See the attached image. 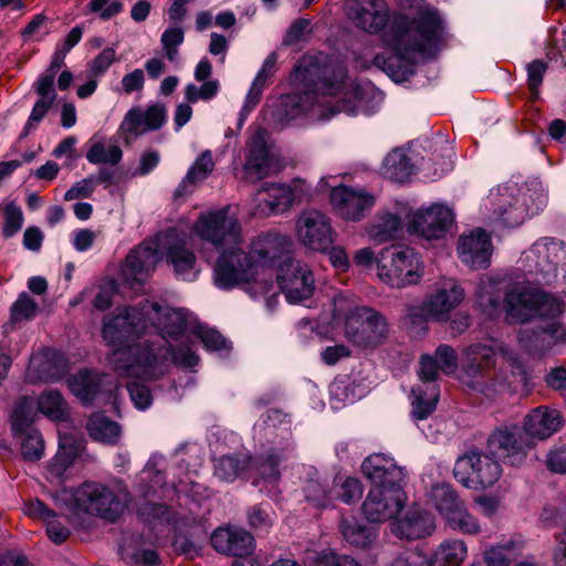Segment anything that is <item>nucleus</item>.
Returning a JSON list of instances; mask_svg holds the SVG:
<instances>
[{
    "mask_svg": "<svg viewBox=\"0 0 566 566\" xmlns=\"http://www.w3.org/2000/svg\"><path fill=\"white\" fill-rule=\"evenodd\" d=\"M192 327L190 312L145 301L105 317L102 336L118 346L108 359L120 377L149 381L163 376L170 363L186 369L199 364Z\"/></svg>",
    "mask_w": 566,
    "mask_h": 566,
    "instance_id": "f257e3e1",
    "label": "nucleus"
},
{
    "mask_svg": "<svg viewBox=\"0 0 566 566\" xmlns=\"http://www.w3.org/2000/svg\"><path fill=\"white\" fill-rule=\"evenodd\" d=\"M345 12L359 29L370 34L380 33L390 55L377 54L374 65L395 82L407 81L420 59L431 55L444 36V23L431 7L421 8L416 17L390 14L384 0H346Z\"/></svg>",
    "mask_w": 566,
    "mask_h": 566,
    "instance_id": "f03ea898",
    "label": "nucleus"
},
{
    "mask_svg": "<svg viewBox=\"0 0 566 566\" xmlns=\"http://www.w3.org/2000/svg\"><path fill=\"white\" fill-rule=\"evenodd\" d=\"M290 82L295 92L282 98L279 117L283 127L327 120L338 113L357 116L375 112V94L349 78L342 63L304 55L293 67Z\"/></svg>",
    "mask_w": 566,
    "mask_h": 566,
    "instance_id": "7ed1b4c3",
    "label": "nucleus"
},
{
    "mask_svg": "<svg viewBox=\"0 0 566 566\" xmlns=\"http://www.w3.org/2000/svg\"><path fill=\"white\" fill-rule=\"evenodd\" d=\"M475 303L483 315L496 318L505 314L509 323H527L535 318H556L565 311L558 297L513 275H486L480 279Z\"/></svg>",
    "mask_w": 566,
    "mask_h": 566,
    "instance_id": "20e7f679",
    "label": "nucleus"
},
{
    "mask_svg": "<svg viewBox=\"0 0 566 566\" xmlns=\"http://www.w3.org/2000/svg\"><path fill=\"white\" fill-rule=\"evenodd\" d=\"M253 434L259 441L274 444L265 453L251 458L249 469L254 472L253 484L260 492L275 497L280 493V464L294 454L291 421L280 410L271 409L254 423Z\"/></svg>",
    "mask_w": 566,
    "mask_h": 566,
    "instance_id": "39448f33",
    "label": "nucleus"
},
{
    "mask_svg": "<svg viewBox=\"0 0 566 566\" xmlns=\"http://www.w3.org/2000/svg\"><path fill=\"white\" fill-rule=\"evenodd\" d=\"M186 235L178 229H168L158 243L143 242L126 256L123 274L127 281L142 283L155 269L161 250L167 262L172 266L178 280L193 282L200 269L196 255L186 248Z\"/></svg>",
    "mask_w": 566,
    "mask_h": 566,
    "instance_id": "423d86ee",
    "label": "nucleus"
},
{
    "mask_svg": "<svg viewBox=\"0 0 566 566\" xmlns=\"http://www.w3.org/2000/svg\"><path fill=\"white\" fill-rule=\"evenodd\" d=\"M461 370L462 381L471 388H476L483 379L492 378L509 386L527 381L523 359L505 344L496 347L484 343L471 344L463 352Z\"/></svg>",
    "mask_w": 566,
    "mask_h": 566,
    "instance_id": "0eeeda50",
    "label": "nucleus"
},
{
    "mask_svg": "<svg viewBox=\"0 0 566 566\" xmlns=\"http://www.w3.org/2000/svg\"><path fill=\"white\" fill-rule=\"evenodd\" d=\"M546 203L547 195L539 182H506L490 190L482 208L491 221L515 228L542 211Z\"/></svg>",
    "mask_w": 566,
    "mask_h": 566,
    "instance_id": "6e6552de",
    "label": "nucleus"
},
{
    "mask_svg": "<svg viewBox=\"0 0 566 566\" xmlns=\"http://www.w3.org/2000/svg\"><path fill=\"white\" fill-rule=\"evenodd\" d=\"M419 377L421 385L412 388L411 416L416 421L427 419L436 409L439 400V387L436 380L439 371L452 375L458 368L455 350L446 344L439 345L433 355L420 358Z\"/></svg>",
    "mask_w": 566,
    "mask_h": 566,
    "instance_id": "1a4fd4ad",
    "label": "nucleus"
},
{
    "mask_svg": "<svg viewBox=\"0 0 566 566\" xmlns=\"http://www.w3.org/2000/svg\"><path fill=\"white\" fill-rule=\"evenodd\" d=\"M344 317L346 337L364 347L379 346L388 335V324L381 313L369 306L353 305L344 294L334 298V318Z\"/></svg>",
    "mask_w": 566,
    "mask_h": 566,
    "instance_id": "9d476101",
    "label": "nucleus"
},
{
    "mask_svg": "<svg viewBox=\"0 0 566 566\" xmlns=\"http://www.w3.org/2000/svg\"><path fill=\"white\" fill-rule=\"evenodd\" d=\"M523 271L534 274L537 284L559 287L566 294V247L563 241L541 238L522 253Z\"/></svg>",
    "mask_w": 566,
    "mask_h": 566,
    "instance_id": "9b49d317",
    "label": "nucleus"
},
{
    "mask_svg": "<svg viewBox=\"0 0 566 566\" xmlns=\"http://www.w3.org/2000/svg\"><path fill=\"white\" fill-rule=\"evenodd\" d=\"M424 274L420 255L408 247H387L377 255V276L390 287L418 284Z\"/></svg>",
    "mask_w": 566,
    "mask_h": 566,
    "instance_id": "f8f14e48",
    "label": "nucleus"
},
{
    "mask_svg": "<svg viewBox=\"0 0 566 566\" xmlns=\"http://www.w3.org/2000/svg\"><path fill=\"white\" fill-rule=\"evenodd\" d=\"M63 499L74 513H87L114 522L125 505L106 485L87 481L73 491H64Z\"/></svg>",
    "mask_w": 566,
    "mask_h": 566,
    "instance_id": "ddd939ff",
    "label": "nucleus"
},
{
    "mask_svg": "<svg viewBox=\"0 0 566 566\" xmlns=\"http://www.w3.org/2000/svg\"><path fill=\"white\" fill-rule=\"evenodd\" d=\"M38 412L52 421H65L69 418V407L60 391L45 390L36 398L24 396L17 400L10 415L12 433L27 431Z\"/></svg>",
    "mask_w": 566,
    "mask_h": 566,
    "instance_id": "4468645a",
    "label": "nucleus"
},
{
    "mask_svg": "<svg viewBox=\"0 0 566 566\" xmlns=\"http://www.w3.org/2000/svg\"><path fill=\"white\" fill-rule=\"evenodd\" d=\"M192 232L218 251L243 243L241 224L229 213V207L201 212L192 226Z\"/></svg>",
    "mask_w": 566,
    "mask_h": 566,
    "instance_id": "2eb2a0df",
    "label": "nucleus"
},
{
    "mask_svg": "<svg viewBox=\"0 0 566 566\" xmlns=\"http://www.w3.org/2000/svg\"><path fill=\"white\" fill-rule=\"evenodd\" d=\"M241 245H230L219 251L213 266V283L218 289L230 291L254 280L255 262Z\"/></svg>",
    "mask_w": 566,
    "mask_h": 566,
    "instance_id": "dca6fc26",
    "label": "nucleus"
},
{
    "mask_svg": "<svg viewBox=\"0 0 566 566\" xmlns=\"http://www.w3.org/2000/svg\"><path fill=\"white\" fill-rule=\"evenodd\" d=\"M164 458L161 455L154 454L149 458L144 470L139 475L140 492L145 499L149 496L158 497L160 500H170L177 493L189 494L191 489L189 485L195 486L196 484L191 480V475L196 474V470H190V464L185 463L184 459H180L178 468L180 470L186 468L185 478H179L178 481H174L171 484L165 482V476L161 473L164 467Z\"/></svg>",
    "mask_w": 566,
    "mask_h": 566,
    "instance_id": "f3484780",
    "label": "nucleus"
},
{
    "mask_svg": "<svg viewBox=\"0 0 566 566\" xmlns=\"http://www.w3.org/2000/svg\"><path fill=\"white\" fill-rule=\"evenodd\" d=\"M455 480L472 490H484L494 485L502 475V467L489 454L471 451L455 461Z\"/></svg>",
    "mask_w": 566,
    "mask_h": 566,
    "instance_id": "a211bd4d",
    "label": "nucleus"
},
{
    "mask_svg": "<svg viewBox=\"0 0 566 566\" xmlns=\"http://www.w3.org/2000/svg\"><path fill=\"white\" fill-rule=\"evenodd\" d=\"M533 448L521 427L516 424H504L495 428L488 438V452L504 463L520 467L522 465Z\"/></svg>",
    "mask_w": 566,
    "mask_h": 566,
    "instance_id": "6ab92c4d",
    "label": "nucleus"
},
{
    "mask_svg": "<svg viewBox=\"0 0 566 566\" xmlns=\"http://www.w3.org/2000/svg\"><path fill=\"white\" fill-rule=\"evenodd\" d=\"M336 177H322L319 188H331L329 201L336 213L346 221H359L375 205V197L361 188L332 184Z\"/></svg>",
    "mask_w": 566,
    "mask_h": 566,
    "instance_id": "aec40b11",
    "label": "nucleus"
},
{
    "mask_svg": "<svg viewBox=\"0 0 566 566\" xmlns=\"http://www.w3.org/2000/svg\"><path fill=\"white\" fill-rule=\"evenodd\" d=\"M277 283L290 304H303L313 297L316 290L310 265L291 258L280 264Z\"/></svg>",
    "mask_w": 566,
    "mask_h": 566,
    "instance_id": "412c9836",
    "label": "nucleus"
},
{
    "mask_svg": "<svg viewBox=\"0 0 566 566\" xmlns=\"http://www.w3.org/2000/svg\"><path fill=\"white\" fill-rule=\"evenodd\" d=\"M464 298L463 289L453 279L444 280L420 306L411 310L412 316L424 321L447 322L450 314Z\"/></svg>",
    "mask_w": 566,
    "mask_h": 566,
    "instance_id": "4be33fe9",
    "label": "nucleus"
},
{
    "mask_svg": "<svg viewBox=\"0 0 566 566\" xmlns=\"http://www.w3.org/2000/svg\"><path fill=\"white\" fill-rule=\"evenodd\" d=\"M295 234L303 247L314 252L324 251L336 239L329 218L314 209L305 210L297 217Z\"/></svg>",
    "mask_w": 566,
    "mask_h": 566,
    "instance_id": "5701e85b",
    "label": "nucleus"
},
{
    "mask_svg": "<svg viewBox=\"0 0 566 566\" xmlns=\"http://www.w3.org/2000/svg\"><path fill=\"white\" fill-rule=\"evenodd\" d=\"M407 501L403 486H371L361 505V512L370 523H382L395 517Z\"/></svg>",
    "mask_w": 566,
    "mask_h": 566,
    "instance_id": "b1692460",
    "label": "nucleus"
},
{
    "mask_svg": "<svg viewBox=\"0 0 566 566\" xmlns=\"http://www.w3.org/2000/svg\"><path fill=\"white\" fill-rule=\"evenodd\" d=\"M72 394L83 403H91L97 396H105L104 402L112 403L117 410V391L109 375L99 374L90 369H82L67 379Z\"/></svg>",
    "mask_w": 566,
    "mask_h": 566,
    "instance_id": "393cba45",
    "label": "nucleus"
},
{
    "mask_svg": "<svg viewBox=\"0 0 566 566\" xmlns=\"http://www.w3.org/2000/svg\"><path fill=\"white\" fill-rule=\"evenodd\" d=\"M277 170L279 159L268 144V130L259 127L248 143V155L243 165L245 179L254 182Z\"/></svg>",
    "mask_w": 566,
    "mask_h": 566,
    "instance_id": "a878e982",
    "label": "nucleus"
},
{
    "mask_svg": "<svg viewBox=\"0 0 566 566\" xmlns=\"http://www.w3.org/2000/svg\"><path fill=\"white\" fill-rule=\"evenodd\" d=\"M454 221L453 211L441 203L421 208L409 216L408 231L426 240L443 238Z\"/></svg>",
    "mask_w": 566,
    "mask_h": 566,
    "instance_id": "bb28decb",
    "label": "nucleus"
},
{
    "mask_svg": "<svg viewBox=\"0 0 566 566\" xmlns=\"http://www.w3.org/2000/svg\"><path fill=\"white\" fill-rule=\"evenodd\" d=\"M166 118L167 111L164 104L155 103L147 107L134 106L125 114L118 127V134L128 142L161 128Z\"/></svg>",
    "mask_w": 566,
    "mask_h": 566,
    "instance_id": "cd10ccee",
    "label": "nucleus"
},
{
    "mask_svg": "<svg viewBox=\"0 0 566 566\" xmlns=\"http://www.w3.org/2000/svg\"><path fill=\"white\" fill-rule=\"evenodd\" d=\"M391 532L408 541L431 536L436 531V517L420 506L409 507L401 517L390 524Z\"/></svg>",
    "mask_w": 566,
    "mask_h": 566,
    "instance_id": "c85d7f7f",
    "label": "nucleus"
},
{
    "mask_svg": "<svg viewBox=\"0 0 566 566\" xmlns=\"http://www.w3.org/2000/svg\"><path fill=\"white\" fill-rule=\"evenodd\" d=\"M291 248V239L284 234L266 232L252 240L250 252H248L255 266H274L289 259L286 255Z\"/></svg>",
    "mask_w": 566,
    "mask_h": 566,
    "instance_id": "c756f323",
    "label": "nucleus"
},
{
    "mask_svg": "<svg viewBox=\"0 0 566 566\" xmlns=\"http://www.w3.org/2000/svg\"><path fill=\"white\" fill-rule=\"evenodd\" d=\"M210 541L218 553L241 559L250 555L255 546L254 537L247 530L232 525L214 530Z\"/></svg>",
    "mask_w": 566,
    "mask_h": 566,
    "instance_id": "7c9ffc66",
    "label": "nucleus"
},
{
    "mask_svg": "<svg viewBox=\"0 0 566 566\" xmlns=\"http://www.w3.org/2000/svg\"><path fill=\"white\" fill-rule=\"evenodd\" d=\"M361 471L373 486H402L406 478L405 469L398 467L394 458L384 453H374L366 458Z\"/></svg>",
    "mask_w": 566,
    "mask_h": 566,
    "instance_id": "2f4dec72",
    "label": "nucleus"
},
{
    "mask_svg": "<svg viewBox=\"0 0 566 566\" xmlns=\"http://www.w3.org/2000/svg\"><path fill=\"white\" fill-rule=\"evenodd\" d=\"M457 250L460 260L471 269H485L491 264L492 242L482 229L461 235Z\"/></svg>",
    "mask_w": 566,
    "mask_h": 566,
    "instance_id": "473e14b6",
    "label": "nucleus"
},
{
    "mask_svg": "<svg viewBox=\"0 0 566 566\" xmlns=\"http://www.w3.org/2000/svg\"><path fill=\"white\" fill-rule=\"evenodd\" d=\"M295 472L302 483L305 501L317 509H325L333 504V491L321 478L318 471L306 464H300Z\"/></svg>",
    "mask_w": 566,
    "mask_h": 566,
    "instance_id": "72a5a7b5",
    "label": "nucleus"
},
{
    "mask_svg": "<svg viewBox=\"0 0 566 566\" xmlns=\"http://www.w3.org/2000/svg\"><path fill=\"white\" fill-rule=\"evenodd\" d=\"M560 424L562 419L557 410L547 407H538L533 409L525 417L522 429L524 434L531 439L534 444L535 439H547L558 430Z\"/></svg>",
    "mask_w": 566,
    "mask_h": 566,
    "instance_id": "f704fd0d",
    "label": "nucleus"
},
{
    "mask_svg": "<svg viewBox=\"0 0 566 566\" xmlns=\"http://www.w3.org/2000/svg\"><path fill=\"white\" fill-rule=\"evenodd\" d=\"M256 212L261 216L279 214L287 211L294 201L291 186L285 184H265L259 192Z\"/></svg>",
    "mask_w": 566,
    "mask_h": 566,
    "instance_id": "c9c22d12",
    "label": "nucleus"
},
{
    "mask_svg": "<svg viewBox=\"0 0 566 566\" xmlns=\"http://www.w3.org/2000/svg\"><path fill=\"white\" fill-rule=\"evenodd\" d=\"M24 513L32 518L43 521L49 538L55 544H62L67 539L70 535L69 528L57 520L56 514L42 501L35 499L25 503Z\"/></svg>",
    "mask_w": 566,
    "mask_h": 566,
    "instance_id": "e433bc0d",
    "label": "nucleus"
},
{
    "mask_svg": "<svg viewBox=\"0 0 566 566\" xmlns=\"http://www.w3.org/2000/svg\"><path fill=\"white\" fill-rule=\"evenodd\" d=\"M82 451L81 441L72 440L67 437H61L59 451L48 464V479L62 482L67 468L80 455Z\"/></svg>",
    "mask_w": 566,
    "mask_h": 566,
    "instance_id": "4c0bfd02",
    "label": "nucleus"
},
{
    "mask_svg": "<svg viewBox=\"0 0 566 566\" xmlns=\"http://www.w3.org/2000/svg\"><path fill=\"white\" fill-rule=\"evenodd\" d=\"M428 500L444 521L464 504L455 490L448 483L433 484L428 493Z\"/></svg>",
    "mask_w": 566,
    "mask_h": 566,
    "instance_id": "58836bf2",
    "label": "nucleus"
},
{
    "mask_svg": "<svg viewBox=\"0 0 566 566\" xmlns=\"http://www.w3.org/2000/svg\"><path fill=\"white\" fill-rule=\"evenodd\" d=\"M214 476L223 482H233L249 469L251 457L243 452L213 458Z\"/></svg>",
    "mask_w": 566,
    "mask_h": 566,
    "instance_id": "ea45409f",
    "label": "nucleus"
},
{
    "mask_svg": "<svg viewBox=\"0 0 566 566\" xmlns=\"http://www.w3.org/2000/svg\"><path fill=\"white\" fill-rule=\"evenodd\" d=\"M85 157L93 165L116 166L123 158V151L115 143H108L105 137L95 135L88 142Z\"/></svg>",
    "mask_w": 566,
    "mask_h": 566,
    "instance_id": "a19ab883",
    "label": "nucleus"
},
{
    "mask_svg": "<svg viewBox=\"0 0 566 566\" xmlns=\"http://www.w3.org/2000/svg\"><path fill=\"white\" fill-rule=\"evenodd\" d=\"M205 538V531L201 525L193 524L186 530H182L179 525L174 539V548L188 558H195L200 554Z\"/></svg>",
    "mask_w": 566,
    "mask_h": 566,
    "instance_id": "79ce46f5",
    "label": "nucleus"
},
{
    "mask_svg": "<svg viewBox=\"0 0 566 566\" xmlns=\"http://www.w3.org/2000/svg\"><path fill=\"white\" fill-rule=\"evenodd\" d=\"M468 554L462 539L443 541L429 558L430 566H460Z\"/></svg>",
    "mask_w": 566,
    "mask_h": 566,
    "instance_id": "37998d69",
    "label": "nucleus"
},
{
    "mask_svg": "<svg viewBox=\"0 0 566 566\" xmlns=\"http://www.w3.org/2000/svg\"><path fill=\"white\" fill-rule=\"evenodd\" d=\"M214 163L210 150H205L188 169L186 176L175 190L176 197L189 193L190 185L203 181L213 170Z\"/></svg>",
    "mask_w": 566,
    "mask_h": 566,
    "instance_id": "c03bdc74",
    "label": "nucleus"
},
{
    "mask_svg": "<svg viewBox=\"0 0 566 566\" xmlns=\"http://www.w3.org/2000/svg\"><path fill=\"white\" fill-rule=\"evenodd\" d=\"M524 542L522 539H507L485 549L483 557L488 566H509L522 556Z\"/></svg>",
    "mask_w": 566,
    "mask_h": 566,
    "instance_id": "a18cd8bd",
    "label": "nucleus"
},
{
    "mask_svg": "<svg viewBox=\"0 0 566 566\" xmlns=\"http://www.w3.org/2000/svg\"><path fill=\"white\" fill-rule=\"evenodd\" d=\"M382 175L394 181L403 182L413 172V165L403 148H395L384 159Z\"/></svg>",
    "mask_w": 566,
    "mask_h": 566,
    "instance_id": "49530a36",
    "label": "nucleus"
},
{
    "mask_svg": "<svg viewBox=\"0 0 566 566\" xmlns=\"http://www.w3.org/2000/svg\"><path fill=\"white\" fill-rule=\"evenodd\" d=\"M339 527L343 538L357 548L370 547L378 536L375 527L367 526L356 520L344 518Z\"/></svg>",
    "mask_w": 566,
    "mask_h": 566,
    "instance_id": "de8ad7c7",
    "label": "nucleus"
},
{
    "mask_svg": "<svg viewBox=\"0 0 566 566\" xmlns=\"http://www.w3.org/2000/svg\"><path fill=\"white\" fill-rule=\"evenodd\" d=\"M86 428L93 440L103 443L115 444L120 437L119 426L101 412L90 417Z\"/></svg>",
    "mask_w": 566,
    "mask_h": 566,
    "instance_id": "09e8293b",
    "label": "nucleus"
},
{
    "mask_svg": "<svg viewBox=\"0 0 566 566\" xmlns=\"http://www.w3.org/2000/svg\"><path fill=\"white\" fill-rule=\"evenodd\" d=\"M402 229L400 217L394 213L380 214L367 230L368 237L377 242H386L397 238Z\"/></svg>",
    "mask_w": 566,
    "mask_h": 566,
    "instance_id": "8fccbe9b",
    "label": "nucleus"
},
{
    "mask_svg": "<svg viewBox=\"0 0 566 566\" xmlns=\"http://www.w3.org/2000/svg\"><path fill=\"white\" fill-rule=\"evenodd\" d=\"M332 491L333 503L339 500L345 504H350L361 497L363 485L357 478L339 475L334 479Z\"/></svg>",
    "mask_w": 566,
    "mask_h": 566,
    "instance_id": "3c124183",
    "label": "nucleus"
},
{
    "mask_svg": "<svg viewBox=\"0 0 566 566\" xmlns=\"http://www.w3.org/2000/svg\"><path fill=\"white\" fill-rule=\"evenodd\" d=\"M191 336L200 339L208 352H214L220 355L229 353L230 343L216 329L202 325H193Z\"/></svg>",
    "mask_w": 566,
    "mask_h": 566,
    "instance_id": "603ef678",
    "label": "nucleus"
},
{
    "mask_svg": "<svg viewBox=\"0 0 566 566\" xmlns=\"http://www.w3.org/2000/svg\"><path fill=\"white\" fill-rule=\"evenodd\" d=\"M39 313V304L27 292H21L10 307V322H30Z\"/></svg>",
    "mask_w": 566,
    "mask_h": 566,
    "instance_id": "864d4df0",
    "label": "nucleus"
},
{
    "mask_svg": "<svg viewBox=\"0 0 566 566\" xmlns=\"http://www.w3.org/2000/svg\"><path fill=\"white\" fill-rule=\"evenodd\" d=\"M14 437L19 438L24 436V439L21 443V452L25 460L29 461H38L42 458L44 451V440L40 431L30 426L27 431H23L19 434H14Z\"/></svg>",
    "mask_w": 566,
    "mask_h": 566,
    "instance_id": "5fc2aeb1",
    "label": "nucleus"
},
{
    "mask_svg": "<svg viewBox=\"0 0 566 566\" xmlns=\"http://www.w3.org/2000/svg\"><path fill=\"white\" fill-rule=\"evenodd\" d=\"M446 523L454 531L465 535H478L481 533V525L463 504L452 514Z\"/></svg>",
    "mask_w": 566,
    "mask_h": 566,
    "instance_id": "6e6d98bb",
    "label": "nucleus"
},
{
    "mask_svg": "<svg viewBox=\"0 0 566 566\" xmlns=\"http://www.w3.org/2000/svg\"><path fill=\"white\" fill-rule=\"evenodd\" d=\"M518 344L521 348L530 355L543 356L547 350V343L543 336L542 328H522L518 333Z\"/></svg>",
    "mask_w": 566,
    "mask_h": 566,
    "instance_id": "4d7b16f0",
    "label": "nucleus"
},
{
    "mask_svg": "<svg viewBox=\"0 0 566 566\" xmlns=\"http://www.w3.org/2000/svg\"><path fill=\"white\" fill-rule=\"evenodd\" d=\"M185 32L179 25L167 28L161 36L160 43L165 52L166 57L170 62H175L178 57V48L184 43Z\"/></svg>",
    "mask_w": 566,
    "mask_h": 566,
    "instance_id": "13d9d810",
    "label": "nucleus"
},
{
    "mask_svg": "<svg viewBox=\"0 0 566 566\" xmlns=\"http://www.w3.org/2000/svg\"><path fill=\"white\" fill-rule=\"evenodd\" d=\"M3 217L2 235L4 238H12L23 226L22 210L14 202H10L4 207Z\"/></svg>",
    "mask_w": 566,
    "mask_h": 566,
    "instance_id": "bf43d9fd",
    "label": "nucleus"
},
{
    "mask_svg": "<svg viewBox=\"0 0 566 566\" xmlns=\"http://www.w3.org/2000/svg\"><path fill=\"white\" fill-rule=\"evenodd\" d=\"M123 3L118 0H91L87 4L88 13H96L103 21H107L123 11Z\"/></svg>",
    "mask_w": 566,
    "mask_h": 566,
    "instance_id": "052dcab7",
    "label": "nucleus"
},
{
    "mask_svg": "<svg viewBox=\"0 0 566 566\" xmlns=\"http://www.w3.org/2000/svg\"><path fill=\"white\" fill-rule=\"evenodd\" d=\"M248 292L254 300L264 296L266 298V306L270 310H273L277 304L279 294L272 280L255 281L249 286Z\"/></svg>",
    "mask_w": 566,
    "mask_h": 566,
    "instance_id": "680f3d73",
    "label": "nucleus"
},
{
    "mask_svg": "<svg viewBox=\"0 0 566 566\" xmlns=\"http://www.w3.org/2000/svg\"><path fill=\"white\" fill-rule=\"evenodd\" d=\"M327 255L331 265L339 273H345L350 268V261L344 247L335 245L334 243L327 245L324 251H318Z\"/></svg>",
    "mask_w": 566,
    "mask_h": 566,
    "instance_id": "e2e57ef3",
    "label": "nucleus"
},
{
    "mask_svg": "<svg viewBox=\"0 0 566 566\" xmlns=\"http://www.w3.org/2000/svg\"><path fill=\"white\" fill-rule=\"evenodd\" d=\"M127 391L137 409L145 410L151 405L153 397L150 390L144 384L130 381L127 384Z\"/></svg>",
    "mask_w": 566,
    "mask_h": 566,
    "instance_id": "0e129e2a",
    "label": "nucleus"
},
{
    "mask_svg": "<svg viewBox=\"0 0 566 566\" xmlns=\"http://www.w3.org/2000/svg\"><path fill=\"white\" fill-rule=\"evenodd\" d=\"M138 514L146 523L155 520L164 521L169 518V510L164 503L147 501L138 509Z\"/></svg>",
    "mask_w": 566,
    "mask_h": 566,
    "instance_id": "69168bd1",
    "label": "nucleus"
},
{
    "mask_svg": "<svg viewBox=\"0 0 566 566\" xmlns=\"http://www.w3.org/2000/svg\"><path fill=\"white\" fill-rule=\"evenodd\" d=\"M547 350L551 352L555 346L566 345V326L562 323H552L542 328Z\"/></svg>",
    "mask_w": 566,
    "mask_h": 566,
    "instance_id": "338daca9",
    "label": "nucleus"
},
{
    "mask_svg": "<svg viewBox=\"0 0 566 566\" xmlns=\"http://www.w3.org/2000/svg\"><path fill=\"white\" fill-rule=\"evenodd\" d=\"M317 566H361L347 555H338L332 551H324L317 555Z\"/></svg>",
    "mask_w": 566,
    "mask_h": 566,
    "instance_id": "774afa93",
    "label": "nucleus"
}]
</instances>
